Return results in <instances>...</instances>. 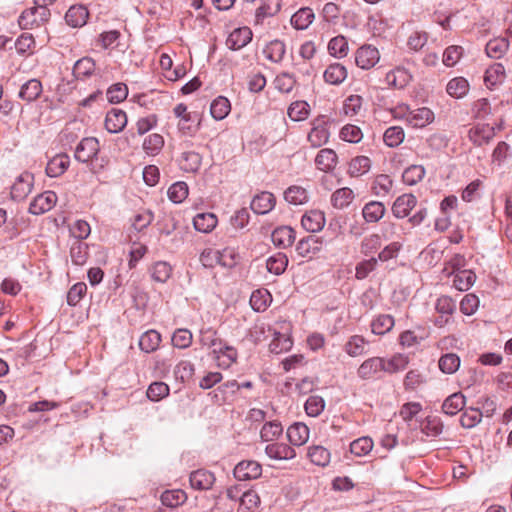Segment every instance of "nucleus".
<instances>
[{"label":"nucleus","instance_id":"nucleus-1","mask_svg":"<svg viewBox=\"0 0 512 512\" xmlns=\"http://www.w3.org/2000/svg\"><path fill=\"white\" fill-rule=\"evenodd\" d=\"M99 149V141L95 137L83 138L75 149V159L87 163L97 156Z\"/></svg>","mask_w":512,"mask_h":512},{"label":"nucleus","instance_id":"nucleus-2","mask_svg":"<svg viewBox=\"0 0 512 512\" xmlns=\"http://www.w3.org/2000/svg\"><path fill=\"white\" fill-rule=\"evenodd\" d=\"M380 60L378 49L372 45H363L355 53L356 65L364 70L374 67Z\"/></svg>","mask_w":512,"mask_h":512},{"label":"nucleus","instance_id":"nucleus-3","mask_svg":"<svg viewBox=\"0 0 512 512\" xmlns=\"http://www.w3.org/2000/svg\"><path fill=\"white\" fill-rule=\"evenodd\" d=\"M233 473L239 481L254 480L261 476L262 466L257 461L244 460L235 466Z\"/></svg>","mask_w":512,"mask_h":512},{"label":"nucleus","instance_id":"nucleus-4","mask_svg":"<svg viewBox=\"0 0 512 512\" xmlns=\"http://www.w3.org/2000/svg\"><path fill=\"white\" fill-rule=\"evenodd\" d=\"M329 130L324 116L313 121V127L308 134V141L315 148L320 147L328 142Z\"/></svg>","mask_w":512,"mask_h":512},{"label":"nucleus","instance_id":"nucleus-5","mask_svg":"<svg viewBox=\"0 0 512 512\" xmlns=\"http://www.w3.org/2000/svg\"><path fill=\"white\" fill-rule=\"evenodd\" d=\"M403 117L411 126L420 128L433 122L434 113L427 107H422L415 110L406 108Z\"/></svg>","mask_w":512,"mask_h":512},{"label":"nucleus","instance_id":"nucleus-6","mask_svg":"<svg viewBox=\"0 0 512 512\" xmlns=\"http://www.w3.org/2000/svg\"><path fill=\"white\" fill-rule=\"evenodd\" d=\"M33 174L22 173L11 187V196L14 200L21 201L27 197L33 187Z\"/></svg>","mask_w":512,"mask_h":512},{"label":"nucleus","instance_id":"nucleus-7","mask_svg":"<svg viewBox=\"0 0 512 512\" xmlns=\"http://www.w3.org/2000/svg\"><path fill=\"white\" fill-rule=\"evenodd\" d=\"M57 201V195L53 191H46L31 202L29 206V212L34 215H40L50 211Z\"/></svg>","mask_w":512,"mask_h":512},{"label":"nucleus","instance_id":"nucleus-8","mask_svg":"<svg viewBox=\"0 0 512 512\" xmlns=\"http://www.w3.org/2000/svg\"><path fill=\"white\" fill-rule=\"evenodd\" d=\"M382 371H384V359L381 357H371L358 367L357 375L362 380H369Z\"/></svg>","mask_w":512,"mask_h":512},{"label":"nucleus","instance_id":"nucleus-9","mask_svg":"<svg viewBox=\"0 0 512 512\" xmlns=\"http://www.w3.org/2000/svg\"><path fill=\"white\" fill-rule=\"evenodd\" d=\"M127 125L126 113L118 108H112L105 117V128L109 133H119Z\"/></svg>","mask_w":512,"mask_h":512},{"label":"nucleus","instance_id":"nucleus-10","mask_svg":"<svg viewBox=\"0 0 512 512\" xmlns=\"http://www.w3.org/2000/svg\"><path fill=\"white\" fill-rule=\"evenodd\" d=\"M215 480L214 474L206 469L193 471L189 477L191 487L200 491L211 489Z\"/></svg>","mask_w":512,"mask_h":512},{"label":"nucleus","instance_id":"nucleus-11","mask_svg":"<svg viewBox=\"0 0 512 512\" xmlns=\"http://www.w3.org/2000/svg\"><path fill=\"white\" fill-rule=\"evenodd\" d=\"M252 40V31L248 27L234 29L226 40V45L231 50H239Z\"/></svg>","mask_w":512,"mask_h":512},{"label":"nucleus","instance_id":"nucleus-12","mask_svg":"<svg viewBox=\"0 0 512 512\" xmlns=\"http://www.w3.org/2000/svg\"><path fill=\"white\" fill-rule=\"evenodd\" d=\"M469 139L477 146L488 144L495 136V130L488 124H478L469 130Z\"/></svg>","mask_w":512,"mask_h":512},{"label":"nucleus","instance_id":"nucleus-13","mask_svg":"<svg viewBox=\"0 0 512 512\" xmlns=\"http://www.w3.org/2000/svg\"><path fill=\"white\" fill-rule=\"evenodd\" d=\"M417 199L412 194H403L396 198L392 205V213L396 218H404L416 206Z\"/></svg>","mask_w":512,"mask_h":512},{"label":"nucleus","instance_id":"nucleus-14","mask_svg":"<svg viewBox=\"0 0 512 512\" xmlns=\"http://www.w3.org/2000/svg\"><path fill=\"white\" fill-rule=\"evenodd\" d=\"M276 203L274 195L270 192H261L256 195L251 201V209L256 214H267L270 212Z\"/></svg>","mask_w":512,"mask_h":512},{"label":"nucleus","instance_id":"nucleus-15","mask_svg":"<svg viewBox=\"0 0 512 512\" xmlns=\"http://www.w3.org/2000/svg\"><path fill=\"white\" fill-rule=\"evenodd\" d=\"M301 224L308 232H318L325 225L324 213L319 210H310L302 216Z\"/></svg>","mask_w":512,"mask_h":512},{"label":"nucleus","instance_id":"nucleus-16","mask_svg":"<svg viewBox=\"0 0 512 512\" xmlns=\"http://www.w3.org/2000/svg\"><path fill=\"white\" fill-rule=\"evenodd\" d=\"M322 240L315 235L302 238L296 245L297 253L302 257H312L321 250Z\"/></svg>","mask_w":512,"mask_h":512},{"label":"nucleus","instance_id":"nucleus-17","mask_svg":"<svg viewBox=\"0 0 512 512\" xmlns=\"http://www.w3.org/2000/svg\"><path fill=\"white\" fill-rule=\"evenodd\" d=\"M89 16L87 8L83 5L71 6L65 15L66 23L71 27H82Z\"/></svg>","mask_w":512,"mask_h":512},{"label":"nucleus","instance_id":"nucleus-18","mask_svg":"<svg viewBox=\"0 0 512 512\" xmlns=\"http://www.w3.org/2000/svg\"><path fill=\"white\" fill-rule=\"evenodd\" d=\"M271 239L275 246L287 248L295 241V231L289 226H281L272 232Z\"/></svg>","mask_w":512,"mask_h":512},{"label":"nucleus","instance_id":"nucleus-19","mask_svg":"<svg viewBox=\"0 0 512 512\" xmlns=\"http://www.w3.org/2000/svg\"><path fill=\"white\" fill-rule=\"evenodd\" d=\"M287 437L292 445L301 446L309 439V428L304 423H294L288 428Z\"/></svg>","mask_w":512,"mask_h":512},{"label":"nucleus","instance_id":"nucleus-20","mask_svg":"<svg viewBox=\"0 0 512 512\" xmlns=\"http://www.w3.org/2000/svg\"><path fill=\"white\" fill-rule=\"evenodd\" d=\"M265 453L269 458L275 460H289L296 456L295 450L284 443H273L267 445Z\"/></svg>","mask_w":512,"mask_h":512},{"label":"nucleus","instance_id":"nucleus-21","mask_svg":"<svg viewBox=\"0 0 512 512\" xmlns=\"http://www.w3.org/2000/svg\"><path fill=\"white\" fill-rule=\"evenodd\" d=\"M386 209L382 202L370 201L362 208V216L366 223H376L385 215Z\"/></svg>","mask_w":512,"mask_h":512},{"label":"nucleus","instance_id":"nucleus-22","mask_svg":"<svg viewBox=\"0 0 512 512\" xmlns=\"http://www.w3.org/2000/svg\"><path fill=\"white\" fill-rule=\"evenodd\" d=\"M347 69L340 63L330 64L324 71L323 78L326 83L340 85L347 78Z\"/></svg>","mask_w":512,"mask_h":512},{"label":"nucleus","instance_id":"nucleus-23","mask_svg":"<svg viewBox=\"0 0 512 512\" xmlns=\"http://www.w3.org/2000/svg\"><path fill=\"white\" fill-rule=\"evenodd\" d=\"M466 404V398L461 392H456L448 396L443 404L442 411L446 415L454 416L462 411Z\"/></svg>","mask_w":512,"mask_h":512},{"label":"nucleus","instance_id":"nucleus-24","mask_svg":"<svg viewBox=\"0 0 512 512\" xmlns=\"http://www.w3.org/2000/svg\"><path fill=\"white\" fill-rule=\"evenodd\" d=\"M69 164L70 159L67 154H58L47 163L46 174L49 177H59L68 169Z\"/></svg>","mask_w":512,"mask_h":512},{"label":"nucleus","instance_id":"nucleus-25","mask_svg":"<svg viewBox=\"0 0 512 512\" xmlns=\"http://www.w3.org/2000/svg\"><path fill=\"white\" fill-rule=\"evenodd\" d=\"M369 342L361 335L349 337L344 345V351L351 357L362 356L367 352Z\"/></svg>","mask_w":512,"mask_h":512},{"label":"nucleus","instance_id":"nucleus-26","mask_svg":"<svg viewBox=\"0 0 512 512\" xmlns=\"http://www.w3.org/2000/svg\"><path fill=\"white\" fill-rule=\"evenodd\" d=\"M42 93V84L38 79H30L24 83L19 91V97L26 102L35 101Z\"/></svg>","mask_w":512,"mask_h":512},{"label":"nucleus","instance_id":"nucleus-27","mask_svg":"<svg viewBox=\"0 0 512 512\" xmlns=\"http://www.w3.org/2000/svg\"><path fill=\"white\" fill-rule=\"evenodd\" d=\"M95 71V62L90 57H83L76 61L73 66V76L77 80L89 78Z\"/></svg>","mask_w":512,"mask_h":512},{"label":"nucleus","instance_id":"nucleus-28","mask_svg":"<svg viewBox=\"0 0 512 512\" xmlns=\"http://www.w3.org/2000/svg\"><path fill=\"white\" fill-rule=\"evenodd\" d=\"M506 72L503 64L494 63L485 72L484 81L487 87L502 84L505 81Z\"/></svg>","mask_w":512,"mask_h":512},{"label":"nucleus","instance_id":"nucleus-29","mask_svg":"<svg viewBox=\"0 0 512 512\" xmlns=\"http://www.w3.org/2000/svg\"><path fill=\"white\" fill-rule=\"evenodd\" d=\"M281 9L279 0H267L260 7L256 9L255 24L261 25L266 17L276 15Z\"/></svg>","mask_w":512,"mask_h":512},{"label":"nucleus","instance_id":"nucleus-30","mask_svg":"<svg viewBox=\"0 0 512 512\" xmlns=\"http://www.w3.org/2000/svg\"><path fill=\"white\" fill-rule=\"evenodd\" d=\"M315 164L319 170L330 171L337 164V154L332 149H322L315 158Z\"/></svg>","mask_w":512,"mask_h":512},{"label":"nucleus","instance_id":"nucleus-31","mask_svg":"<svg viewBox=\"0 0 512 512\" xmlns=\"http://www.w3.org/2000/svg\"><path fill=\"white\" fill-rule=\"evenodd\" d=\"M314 17L313 10L311 8L304 7L292 15L291 24L298 30H305L312 23Z\"/></svg>","mask_w":512,"mask_h":512},{"label":"nucleus","instance_id":"nucleus-32","mask_svg":"<svg viewBox=\"0 0 512 512\" xmlns=\"http://www.w3.org/2000/svg\"><path fill=\"white\" fill-rule=\"evenodd\" d=\"M199 341L202 346L212 349L213 354L221 350L225 343L217 337V332L212 328L202 329L200 331Z\"/></svg>","mask_w":512,"mask_h":512},{"label":"nucleus","instance_id":"nucleus-33","mask_svg":"<svg viewBox=\"0 0 512 512\" xmlns=\"http://www.w3.org/2000/svg\"><path fill=\"white\" fill-rule=\"evenodd\" d=\"M354 197L352 189L348 187L339 188L333 192L331 204L336 209H344L353 201Z\"/></svg>","mask_w":512,"mask_h":512},{"label":"nucleus","instance_id":"nucleus-34","mask_svg":"<svg viewBox=\"0 0 512 512\" xmlns=\"http://www.w3.org/2000/svg\"><path fill=\"white\" fill-rule=\"evenodd\" d=\"M307 456L310 461L321 467H325L330 463L331 454L323 446L314 445L308 448Z\"/></svg>","mask_w":512,"mask_h":512},{"label":"nucleus","instance_id":"nucleus-35","mask_svg":"<svg viewBox=\"0 0 512 512\" xmlns=\"http://www.w3.org/2000/svg\"><path fill=\"white\" fill-rule=\"evenodd\" d=\"M193 225L199 232L208 233L217 225V217L212 213H200L193 219Z\"/></svg>","mask_w":512,"mask_h":512},{"label":"nucleus","instance_id":"nucleus-36","mask_svg":"<svg viewBox=\"0 0 512 512\" xmlns=\"http://www.w3.org/2000/svg\"><path fill=\"white\" fill-rule=\"evenodd\" d=\"M476 275L473 271L464 269L455 272L453 285L459 291H467L475 282Z\"/></svg>","mask_w":512,"mask_h":512},{"label":"nucleus","instance_id":"nucleus-37","mask_svg":"<svg viewBox=\"0 0 512 512\" xmlns=\"http://www.w3.org/2000/svg\"><path fill=\"white\" fill-rule=\"evenodd\" d=\"M446 91L454 98H463L469 91V83L464 77H455L448 82Z\"/></svg>","mask_w":512,"mask_h":512},{"label":"nucleus","instance_id":"nucleus-38","mask_svg":"<svg viewBox=\"0 0 512 512\" xmlns=\"http://www.w3.org/2000/svg\"><path fill=\"white\" fill-rule=\"evenodd\" d=\"M161 342V335L155 330H149L142 334L139 339V347L146 353L155 351Z\"/></svg>","mask_w":512,"mask_h":512},{"label":"nucleus","instance_id":"nucleus-39","mask_svg":"<svg viewBox=\"0 0 512 512\" xmlns=\"http://www.w3.org/2000/svg\"><path fill=\"white\" fill-rule=\"evenodd\" d=\"M202 157L194 151L183 152L180 158V167L186 172H197L201 166Z\"/></svg>","mask_w":512,"mask_h":512},{"label":"nucleus","instance_id":"nucleus-40","mask_svg":"<svg viewBox=\"0 0 512 512\" xmlns=\"http://www.w3.org/2000/svg\"><path fill=\"white\" fill-rule=\"evenodd\" d=\"M371 167V160L367 156H357L353 158L348 167V174L351 177H360L366 174Z\"/></svg>","mask_w":512,"mask_h":512},{"label":"nucleus","instance_id":"nucleus-41","mask_svg":"<svg viewBox=\"0 0 512 512\" xmlns=\"http://www.w3.org/2000/svg\"><path fill=\"white\" fill-rule=\"evenodd\" d=\"M508 47L509 42L506 38H495L486 44L485 50L490 58L499 59L507 52Z\"/></svg>","mask_w":512,"mask_h":512},{"label":"nucleus","instance_id":"nucleus-42","mask_svg":"<svg viewBox=\"0 0 512 512\" xmlns=\"http://www.w3.org/2000/svg\"><path fill=\"white\" fill-rule=\"evenodd\" d=\"M216 355L217 364L221 368H229L237 359V350L224 344L220 351L214 353Z\"/></svg>","mask_w":512,"mask_h":512},{"label":"nucleus","instance_id":"nucleus-43","mask_svg":"<svg viewBox=\"0 0 512 512\" xmlns=\"http://www.w3.org/2000/svg\"><path fill=\"white\" fill-rule=\"evenodd\" d=\"M230 109L229 100L226 97L218 96L211 103L210 113L215 120H222L229 114Z\"/></svg>","mask_w":512,"mask_h":512},{"label":"nucleus","instance_id":"nucleus-44","mask_svg":"<svg viewBox=\"0 0 512 512\" xmlns=\"http://www.w3.org/2000/svg\"><path fill=\"white\" fill-rule=\"evenodd\" d=\"M288 265V258L284 253H276L270 256L266 261L267 270L275 275L284 273Z\"/></svg>","mask_w":512,"mask_h":512},{"label":"nucleus","instance_id":"nucleus-45","mask_svg":"<svg viewBox=\"0 0 512 512\" xmlns=\"http://www.w3.org/2000/svg\"><path fill=\"white\" fill-rule=\"evenodd\" d=\"M394 324V318L391 315L382 314L372 321L371 329L376 335H384L393 328Z\"/></svg>","mask_w":512,"mask_h":512},{"label":"nucleus","instance_id":"nucleus-46","mask_svg":"<svg viewBox=\"0 0 512 512\" xmlns=\"http://www.w3.org/2000/svg\"><path fill=\"white\" fill-rule=\"evenodd\" d=\"M329 54L336 58H343L348 54V42L342 35L332 38L328 43Z\"/></svg>","mask_w":512,"mask_h":512},{"label":"nucleus","instance_id":"nucleus-47","mask_svg":"<svg viewBox=\"0 0 512 512\" xmlns=\"http://www.w3.org/2000/svg\"><path fill=\"white\" fill-rule=\"evenodd\" d=\"M483 413L478 408H467L460 417V424L463 428L471 429L480 423Z\"/></svg>","mask_w":512,"mask_h":512},{"label":"nucleus","instance_id":"nucleus-48","mask_svg":"<svg viewBox=\"0 0 512 512\" xmlns=\"http://www.w3.org/2000/svg\"><path fill=\"white\" fill-rule=\"evenodd\" d=\"M309 104L306 101H296L290 104L287 114L293 121L305 120L309 115Z\"/></svg>","mask_w":512,"mask_h":512},{"label":"nucleus","instance_id":"nucleus-49","mask_svg":"<svg viewBox=\"0 0 512 512\" xmlns=\"http://www.w3.org/2000/svg\"><path fill=\"white\" fill-rule=\"evenodd\" d=\"M264 52L269 60L278 63L283 59L286 47L284 42L280 40H273L266 46Z\"/></svg>","mask_w":512,"mask_h":512},{"label":"nucleus","instance_id":"nucleus-50","mask_svg":"<svg viewBox=\"0 0 512 512\" xmlns=\"http://www.w3.org/2000/svg\"><path fill=\"white\" fill-rule=\"evenodd\" d=\"M163 146L164 138L158 133L150 134L143 142V149L148 155H157Z\"/></svg>","mask_w":512,"mask_h":512},{"label":"nucleus","instance_id":"nucleus-51","mask_svg":"<svg viewBox=\"0 0 512 512\" xmlns=\"http://www.w3.org/2000/svg\"><path fill=\"white\" fill-rule=\"evenodd\" d=\"M285 200L293 205H301L308 200L307 191L300 186H291L284 193Z\"/></svg>","mask_w":512,"mask_h":512},{"label":"nucleus","instance_id":"nucleus-52","mask_svg":"<svg viewBox=\"0 0 512 512\" xmlns=\"http://www.w3.org/2000/svg\"><path fill=\"white\" fill-rule=\"evenodd\" d=\"M172 267L165 261L156 262L151 268V276L153 280L165 283L171 276Z\"/></svg>","mask_w":512,"mask_h":512},{"label":"nucleus","instance_id":"nucleus-53","mask_svg":"<svg viewBox=\"0 0 512 512\" xmlns=\"http://www.w3.org/2000/svg\"><path fill=\"white\" fill-rule=\"evenodd\" d=\"M373 448V441L369 437H360L350 444V452L355 456L367 455Z\"/></svg>","mask_w":512,"mask_h":512},{"label":"nucleus","instance_id":"nucleus-54","mask_svg":"<svg viewBox=\"0 0 512 512\" xmlns=\"http://www.w3.org/2000/svg\"><path fill=\"white\" fill-rule=\"evenodd\" d=\"M404 137V130L401 127L392 126L385 131L383 140L387 146L397 147L403 142Z\"/></svg>","mask_w":512,"mask_h":512},{"label":"nucleus","instance_id":"nucleus-55","mask_svg":"<svg viewBox=\"0 0 512 512\" xmlns=\"http://www.w3.org/2000/svg\"><path fill=\"white\" fill-rule=\"evenodd\" d=\"M460 366V358L454 353L443 355L439 359V368L445 374L455 373Z\"/></svg>","mask_w":512,"mask_h":512},{"label":"nucleus","instance_id":"nucleus-56","mask_svg":"<svg viewBox=\"0 0 512 512\" xmlns=\"http://www.w3.org/2000/svg\"><path fill=\"white\" fill-rule=\"evenodd\" d=\"M425 175V169L421 165H411L406 168L402 174L404 183L415 185L420 182Z\"/></svg>","mask_w":512,"mask_h":512},{"label":"nucleus","instance_id":"nucleus-57","mask_svg":"<svg viewBox=\"0 0 512 512\" xmlns=\"http://www.w3.org/2000/svg\"><path fill=\"white\" fill-rule=\"evenodd\" d=\"M188 196V185L179 181L170 186L168 197L174 203H182Z\"/></svg>","mask_w":512,"mask_h":512},{"label":"nucleus","instance_id":"nucleus-58","mask_svg":"<svg viewBox=\"0 0 512 512\" xmlns=\"http://www.w3.org/2000/svg\"><path fill=\"white\" fill-rule=\"evenodd\" d=\"M283 431L282 425L278 421H270L264 424L260 431L263 441L269 442L276 439Z\"/></svg>","mask_w":512,"mask_h":512},{"label":"nucleus","instance_id":"nucleus-59","mask_svg":"<svg viewBox=\"0 0 512 512\" xmlns=\"http://www.w3.org/2000/svg\"><path fill=\"white\" fill-rule=\"evenodd\" d=\"M88 246L81 242L76 241L70 249L71 260L75 265H83L87 260Z\"/></svg>","mask_w":512,"mask_h":512},{"label":"nucleus","instance_id":"nucleus-60","mask_svg":"<svg viewBox=\"0 0 512 512\" xmlns=\"http://www.w3.org/2000/svg\"><path fill=\"white\" fill-rule=\"evenodd\" d=\"M169 395V386L164 382H153L147 389V397L151 401H159Z\"/></svg>","mask_w":512,"mask_h":512},{"label":"nucleus","instance_id":"nucleus-61","mask_svg":"<svg viewBox=\"0 0 512 512\" xmlns=\"http://www.w3.org/2000/svg\"><path fill=\"white\" fill-rule=\"evenodd\" d=\"M128 96V88L124 83H116L107 90V99L110 103H120Z\"/></svg>","mask_w":512,"mask_h":512},{"label":"nucleus","instance_id":"nucleus-62","mask_svg":"<svg viewBox=\"0 0 512 512\" xmlns=\"http://www.w3.org/2000/svg\"><path fill=\"white\" fill-rule=\"evenodd\" d=\"M463 55V48L458 45H451L447 47L443 53V64L447 67H452L457 64Z\"/></svg>","mask_w":512,"mask_h":512},{"label":"nucleus","instance_id":"nucleus-63","mask_svg":"<svg viewBox=\"0 0 512 512\" xmlns=\"http://www.w3.org/2000/svg\"><path fill=\"white\" fill-rule=\"evenodd\" d=\"M325 408V401L317 395L310 396L305 402V411L309 416H318Z\"/></svg>","mask_w":512,"mask_h":512},{"label":"nucleus","instance_id":"nucleus-64","mask_svg":"<svg viewBox=\"0 0 512 512\" xmlns=\"http://www.w3.org/2000/svg\"><path fill=\"white\" fill-rule=\"evenodd\" d=\"M340 137L344 141L358 143L363 138V133L358 126L347 124L341 129Z\"/></svg>","mask_w":512,"mask_h":512}]
</instances>
